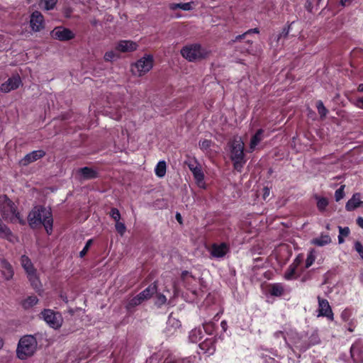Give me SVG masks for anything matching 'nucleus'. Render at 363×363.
Instances as JSON below:
<instances>
[{
	"label": "nucleus",
	"mask_w": 363,
	"mask_h": 363,
	"mask_svg": "<svg viewBox=\"0 0 363 363\" xmlns=\"http://www.w3.org/2000/svg\"><path fill=\"white\" fill-rule=\"evenodd\" d=\"M28 221L32 228L43 225L48 234L52 230V215L51 210L41 206H35L29 213Z\"/></svg>",
	"instance_id": "1"
},
{
	"label": "nucleus",
	"mask_w": 363,
	"mask_h": 363,
	"mask_svg": "<svg viewBox=\"0 0 363 363\" xmlns=\"http://www.w3.org/2000/svg\"><path fill=\"white\" fill-rule=\"evenodd\" d=\"M0 213L5 220L11 223L18 222L21 224L25 223L15 203L6 195H0Z\"/></svg>",
	"instance_id": "2"
},
{
	"label": "nucleus",
	"mask_w": 363,
	"mask_h": 363,
	"mask_svg": "<svg viewBox=\"0 0 363 363\" xmlns=\"http://www.w3.org/2000/svg\"><path fill=\"white\" fill-rule=\"evenodd\" d=\"M37 348L38 342L35 337L33 335H25L18 342L16 355L21 360L27 359L35 353Z\"/></svg>",
	"instance_id": "3"
},
{
	"label": "nucleus",
	"mask_w": 363,
	"mask_h": 363,
	"mask_svg": "<svg viewBox=\"0 0 363 363\" xmlns=\"http://www.w3.org/2000/svg\"><path fill=\"white\" fill-rule=\"evenodd\" d=\"M180 53L189 62L201 61L209 55V51L199 43L186 45L181 49Z\"/></svg>",
	"instance_id": "4"
},
{
	"label": "nucleus",
	"mask_w": 363,
	"mask_h": 363,
	"mask_svg": "<svg viewBox=\"0 0 363 363\" xmlns=\"http://www.w3.org/2000/svg\"><path fill=\"white\" fill-rule=\"evenodd\" d=\"M230 158L233 161L235 169L240 172L245 162L244 160V142L240 137L235 138L231 143Z\"/></svg>",
	"instance_id": "5"
},
{
	"label": "nucleus",
	"mask_w": 363,
	"mask_h": 363,
	"mask_svg": "<svg viewBox=\"0 0 363 363\" xmlns=\"http://www.w3.org/2000/svg\"><path fill=\"white\" fill-rule=\"evenodd\" d=\"M21 263L33 289L40 290L41 284L30 259L27 256L23 255L21 258Z\"/></svg>",
	"instance_id": "6"
},
{
	"label": "nucleus",
	"mask_w": 363,
	"mask_h": 363,
	"mask_svg": "<svg viewBox=\"0 0 363 363\" xmlns=\"http://www.w3.org/2000/svg\"><path fill=\"white\" fill-rule=\"evenodd\" d=\"M153 57L151 55H145L135 63L132 65L131 71L135 76H143L148 72L153 67Z\"/></svg>",
	"instance_id": "7"
},
{
	"label": "nucleus",
	"mask_w": 363,
	"mask_h": 363,
	"mask_svg": "<svg viewBox=\"0 0 363 363\" xmlns=\"http://www.w3.org/2000/svg\"><path fill=\"white\" fill-rule=\"evenodd\" d=\"M41 318L52 328L57 329L62 324V317L60 313L51 309H45L40 313Z\"/></svg>",
	"instance_id": "8"
},
{
	"label": "nucleus",
	"mask_w": 363,
	"mask_h": 363,
	"mask_svg": "<svg viewBox=\"0 0 363 363\" xmlns=\"http://www.w3.org/2000/svg\"><path fill=\"white\" fill-rule=\"evenodd\" d=\"M52 38L60 41H67L74 38L75 34L69 28L63 26L55 27L51 32Z\"/></svg>",
	"instance_id": "9"
},
{
	"label": "nucleus",
	"mask_w": 363,
	"mask_h": 363,
	"mask_svg": "<svg viewBox=\"0 0 363 363\" xmlns=\"http://www.w3.org/2000/svg\"><path fill=\"white\" fill-rule=\"evenodd\" d=\"M318 317H326L330 320H333L334 318L333 313L332 311L331 307L326 299L322 298L320 296H318Z\"/></svg>",
	"instance_id": "10"
},
{
	"label": "nucleus",
	"mask_w": 363,
	"mask_h": 363,
	"mask_svg": "<svg viewBox=\"0 0 363 363\" xmlns=\"http://www.w3.org/2000/svg\"><path fill=\"white\" fill-rule=\"evenodd\" d=\"M21 85L22 81L21 77L18 75H13L1 84L0 86V90L3 93H9L18 89Z\"/></svg>",
	"instance_id": "11"
},
{
	"label": "nucleus",
	"mask_w": 363,
	"mask_h": 363,
	"mask_svg": "<svg viewBox=\"0 0 363 363\" xmlns=\"http://www.w3.org/2000/svg\"><path fill=\"white\" fill-rule=\"evenodd\" d=\"M189 168L194 175L197 186L199 188L205 189L206 184L203 181L204 174L203 172H202L201 166L195 162L189 163Z\"/></svg>",
	"instance_id": "12"
},
{
	"label": "nucleus",
	"mask_w": 363,
	"mask_h": 363,
	"mask_svg": "<svg viewBox=\"0 0 363 363\" xmlns=\"http://www.w3.org/2000/svg\"><path fill=\"white\" fill-rule=\"evenodd\" d=\"M30 26L34 32H40L44 28V17L39 11H35L31 14Z\"/></svg>",
	"instance_id": "13"
},
{
	"label": "nucleus",
	"mask_w": 363,
	"mask_h": 363,
	"mask_svg": "<svg viewBox=\"0 0 363 363\" xmlns=\"http://www.w3.org/2000/svg\"><path fill=\"white\" fill-rule=\"evenodd\" d=\"M289 33V27L284 28L281 32L279 34L274 35L271 38L270 45L271 47L277 50L281 48L283 45V42L280 43L282 39H285L287 38Z\"/></svg>",
	"instance_id": "14"
},
{
	"label": "nucleus",
	"mask_w": 363,
	"mask_h": 363,
	"mask_svg": "<svg viewBox=\"0 0 363 363\" xmlns=\"http://www.w3.org/2000/svg\"><path fill=\"white\" fill-rule=\"evenodd\" d=\"M137 43L132 40H121L118 43L116 50L121 52H130L137 50Z\"/></svg>",
	"instance_id": "15"
},
{
	"label": "nucleus",
	"mask_w": 363,
	"mask_h": 363,
	"mask_svg": "<svg viewBox=\"0 0 363 363\" xmlns=\"http://www.w3.org/2000/svg\"><path fill=\"white\" fill-rule=\"evenodd\" d=\"M45 153L43 150H34L30 153L27 154L21 160V164L24 166L28 165V164L42 158L45 155Z\"/></svg>",
	"instance_id": "16"
},
{
	"label": "nucleus",
	"mask_w": 363,
	"mask_h": 363,
	"mask_svg": "<svg viewBox=\"0 0 363 363\" xmlns=\"http://www.w3.org/2000/svg\"><path fill=\"white\" fill-rule=\"evenodd\" d=\"M363 201L361 200L360 194L356 193L353 194L352 198L347 202L345 208L348 211H352L358 207L362 206Z\"/></svg>",
	"instance_id": "17"
},
{
	"label": "nucleus",
	"mask_w": 363,
	"mask_h": 363,
	"mask_svg": "<svg viewBox=\"0 0 363 363\" xmlns=\"http://www.w3.org/2000/svg\"><path fill=\"white\" fill-rule=\"evenodd\" d=\"M228 251V247L225 243L213 245L211 248V255L216 258L224 257Z\"/></svg>",
	"instance_id": "18"
},
{
	"label": "nucleus",
	"mask_w": 363,
	"mask_h": 363,
	"mask_svg": "<svg viewBox=\"0 0 363 363\" xmlns=\"http://www.w3.org/2000/svg\"><path fill=\"white\" fill-rule=\"evenodd\" d=\"M196 6V4L194 1H189L186 3H171L168 5V8L172 11L178 9L183 11H191Z\"/></svg>",
	"instance_id": "19"
},
{
	"label": "nucleus",
	"mask_w": 363,
	"mask_h": 363,
	"mask_svg": "<svg viewBox=\"0 0 363 363\" xmlns=\"http://www.w3.org/2000/svg\"><path fill=\"white\" fill-rule=\"evenodd\" d=\"M181 326L180 321L175 318L169 316L167 323L166 333L168 335L175 333Z\"/></svg>",
	"instance_id": "20"
},
{
	"label": "nucleus",
	"mask_w": 363,
	"mask_h": 363,
	"mask_svg": "<svg viewBox=\"0 0 363 363\" xmlns=\"http://www.w3.org/2000/svg\"><path fill=\"white\" fill-rule=\"evenodd\" d=\"M0 237L6 239L10 242H14L16 238L11 231V230L3 223L0 218Z\"/></svg>",
	"instance_id": "21"
},
{
	"label": "nucleus",
	"mask_w": 363,
	"mask_h": 363,
	"mask_svg": "<svg viewBox=\"0 0 363 363\" xmlns=\"http://www.w3.org/2000/svg\"><path fill=\"white\" fill-rule=\"evenodd\" d=\"M332 242L331 238L328 234H321L320 236L311 240L312 245L323 247L329 245Z\"/></svg>",
	"instance_id": "22"
},
{
	"label": "nucleus",
	"mask_w": 363,
	"mask_h": 363,
	"mask_svg": "<svg viewBox=\"0 0 363 363\" xmlns=\"http://www.w3.org/2000/svg\"><path fill=\"white\" fill-rule=\"evenodd\" d=\"M157 292V285L154 283L143 290L138 294L139 298L143 302L149 298Z\"/></svg>",
	"instance_id": "23"
},
{
	"label": "nucleus",
	"mask_w": 363,
	"mask_h": 363,
	"mask_svg": "<svg viewBox=\"0 0 363 363\" xmlns=\"http://www.w3.org/2000/svg\"><path fill=\"white\" fill-rule=\"evenodd\" d=\"M2 274L6 279L9 280L13 276V270L11 265L5 259L1 260Z\"/></svg>",
	"instance_id": "24"
},
{
	"label": "nucleus",
	"mask_w": 363,
	"mask_h": 363,
	"mask_svg": "<svg viewBox=\"0 0 363 363\" xmlns=\"http://www.w3.org/2000/svg\"><path fill=\"white\" fill-rule=\"evenodd\" d=\"M351 357L353 363H363V350L357 347H351Z\"/></svg>",
	"instance_id": "25"
},
{
	"label": "nucleus",
	"mask_w": 363,
	"mask_h": 363,
	"mask_svg": "<svg viewBox=\"0 0 363 363\" xmlns=\"http://www.w3.org/2000/svg\"><path fill=\"white\" fill-rule=\"evenodd\" d=\"M78 172L84 179H94L97 177V172L94 169L87 167L79 169Z\"/></svg>",
	"instance_id": "26"
},
{
	"label": "nucleus",
	"mask_w": 363,
	"mask_h": 363,
	"mask_svg": "<svg viewBox=\"0 0 363 363\" xmlns=\"http://www.w3.org/2000/svg\"><path fill=\"white\" fill-rule=\"evenodd\" d=\"M263 130L262 129H259L257 130V132L253 135L250 140V151L252 152L256 146L260 143V141L262 140Z\"/></svg>",
	"instance_id": "27"
},
{
	"label": "nucleus",
	"mask_w": 363,
	"mask_h": 363,
	"mask_svg": "<svg viewBox=\"0 0 363 363\" xmlns=\"http://www.w3.org/2000/svg\"><path fill=\"white\" fill-rule=\"evenodd\" d=\"M38 303V298L35 296H30L26 298L22 303L25 309H29Z\"/></svg>",
	"instance_id": "28"
},
{
	"label": "nucleus",
	"mask_w": 363,
	"mask_h": 363,
	"mask_svg": "<svg viewBox=\"0 0 363 363\" xmlns=\"http://www.w3.org/2000/svg\"><path fill=\"white\" fill-rule=\"evenodd\" d=\"M297 267V264L293 263L291 264L286 272L284 273V278L286 280H291L295 278L296 269Z\"/></svg>",
	"instance_id": "29"
},
{
	"label": "nucleus",
	"mask_w": 363,
	"mask_h": 363,
	"mask_svg": "<svg viewBox=\"0 0 363 363\" xmlns=\"http://www.w3.org/2000/svg\"><path fill=\"white\" fill-rule=\"evenodd\" d=\"M57 0H40V6L45 10H52L55 6Z\"/></svg>",
	"instance_id": "30"
},
{
	"label": "nucleus",
	"mask_w": 363,
	"mask_h": 363,
	"mask_svg": "<svg viewBox=\"0 0 363 363\" xmlns=\"http://www.w3.org/2000/svg\"><path fill=\"white\" fill-rule=\"evenodd\" d=\"M155 174L159 177H162L166 173V163L164 161H160L155 167Z\"/></svg>",
	"instance_id": "31"
},
{
	"label": "nucleus",
	"mask_w": 363,
	"mask_h": 363,
	"mask_svg": "<svg viewBox=\"0 0 363 363\" xmlns=\"http://www.w3.org/2000/svg\"><path fill=\"white\" fill-rule=\"evenodd\" d=\"M284 289L279 284H274L270 288V294L272 296H279L282 295Z\"/></svg>",
	"instance_id": "32"
},
{
	"label": "nucleus",
	"mask_w": 363,
	"mask_h": 363,
	"mask_svg": "<svg viewBox=\"0 0 363 363\" xmlns=\"http://www.w3.org/2000/svg\"><path fill=\"white\" fill-rule=\"evenodd\" d=\"M339 228V235H338V242L340 244H342L344 242V238L343 237H347L350 233V229L347 227L342 228L340 226L338 227Z\"/></svg>",
	"instance_id": "33"
},
{
	"label": "nucleus",
	"mask_w": 363,
	"mask_h": 363,
	"mask_svg": "<svg viewBox=\"0 0 363 363\" xmlns=\"http://www.w3.org/2000/svg\"><path fill=\"white\" fill-rule=\"evenodd\" d=\"M317 207L320 211H324L328 205V201L326 198L316 196Z\"/></svg>",
	"instance_id": "34"
},
{
	"label": "nucleus",
	"mask_w": 363,
	"mask_h": 363,
	"mask_svg": "<svg viewBox=\"0 0 363 363\" xmlns=\"http://www.w3.org/2000/svg\"><path fill=\"white\" fill-rule=\"evenodd\" d=\"M142 303H143V301H141L140 298H139L138 295H137L136 296L133 297L130 299H129V301L126 305V308L128 309H130L131 308L138 306Z\"/></svg>",
	"instance_id": "35"
},
{
	"label": "nucleus",
	"mask_w": 363,
	"mask_h": 363,
	"mask_svg": "<svg viewBox=\"0 0 363 363\" xmlns=\"http://www.w3.org/2000/svg\"><path fill=\"white\" fill-rule=\"evenodd\" d=\"M316 107L320 116L323 118L325 117L328 113V110L323 105V103L321 101H318L316 104Z\"/></svg>",
	"instance_id": "36"
},
{
	"label": "nucleus",
	"mask_w": 363,
	"mask_h": 363,
	"mask_svg": "<svg viewBox=\"0 0 363 363\" xmlns=\"http://www.w3.org/2000/svg\"><path fill=\"white\" fill-rule=\"evenodd\" d=\"M118 57V55L114 51H108L104 55V60L107 62L113 61Z\"/></svg>",
	"instance_id": "37"
},
{
	"label": "nucleus",
	"mask_w": 363,
	"mask_h": 363,
	"mask_svg": "<svg viewBox=\"0 0 363 363\" xmlns=\"http://www.w3.org/2000/svg\"><path fill=\"white\" fill-rule=\"evenodd\" d=\"M344 189H345V185H342L338 189H337L335 191V197L336 201H339L344 197V196H345Z\"/></svg>",
	"instance_id": "38"
},
{
	"label": "nucleus",
	"mask_w": 363,
	"mask_h": 363,
	"mask_svg": "<svg viewBox=\"0 0 363 363\" xmlns=\"http://www.w3.org/2000/svg\"><path fill=\"white\" fill-rule=\"evenodd\" d=\"M164 363H189V362L186 359H177L175 357H169Z\"/></svg>",
	"instance_id": "39"
},
{
	"label": "nucleus",
	"mask_w": 363,
	"mask_h": 363,
	"mask_svg": "<svg viewBox=\"0 0 363 363\" xmlns=\"http://www.w3.org/2000/svg\"><path fill=\"white\" fill-rule=\"evenodd\" d=\"M115 227H116L117 232L121 235H123V234L125 233V232L126 230L125 224L122 222L118 221V222H116Z\"/></svg>",
	"instance_id": "40"
},
{
	"label": "nucleus",
	"mask_w": 363,
	"mask_h": 363,
	"mask_svg": "<svg viewBox=\"0 0 363 363\" xmlns=\"http://www.w3.org/2000/svg\"><path fill=\"white\" fill-rule=\"evenodd\" d=\"M199 145L202 150H207L210 148L211 145V141L204 139L199 142Z\"/></svg>",
	"instance_id": "41"
},
{
	"label": "nucleus",
	"mask_w": 363,
	"mask_h": 363,
	"mask_svg": "<svg viewBox=\"0 0 363 363\" xmlns=\"http://www.w3.org/2000/svg\"><path fill=\"white\" fill-rule=\"evenodd\" d=\"M110 216L116 221H120L121 213L117 208H112L110 212Z\"/></svg>",
	"instance_id": "42"
},
{
	"label": "nucleus",
	"mask_w": 363,
	"mask_h": 363,
	"mask_svg": "<svg viewBox=\"0 0 363 363\" xmlns=\"http://www.w3.org/2000/svg\"><path fill=\"white\" fill-rule=\"evenodd\" d=\"M315 259V256L314 255L313 252H311L308 255L306 260V267L308 268L309 267H311L313 264V263L314 262Z\"/></svg>",
	"instance_id": "43"
},
{
	"label": "nucleus",
	"mask_w": 363,
	"mask_h": 363,
	"mask_svg": "<svg viewBox=\"0 0 363 363\" xmlns=\"http://www.w3.org/2000/svg\"><path fill=\"white\" fill-rule=\"evenodd\" d=\"M167 301V298L164 295L159 294L157 295L155 303L157 306H162Z\"/></svg>",
	"instance_id": "44"
},
{
	"label": "nucleus",
	"mask_w": 363,
	"mask_h": 363,
	"mask_svg": "<svg viewBox=\"0 0 363 363\" xmlns=\"http://www.w3.org/2000/svg\"><path fill=\"white\" fill-rule=\"evenodd\" d=\"M92 242H93V240L91 239L87 240V242H86L85 246L84 247L83 250L79 252V256L81 257H83L86 254V252H88L90 246L92 244Z\"/></svg>",
	"instance_id": "45"
},
{
	"label": "nucleus",
	"mask_w": 363,
	"mask_h": 363,
	"mask_svg": "<svg viewBox=\"0 0 363 363\" xmlns=\"http://www.w3.org/2000/svg\"><path fill=\"white\" fill-rule=\"evenodd\" d=\"M354 248L360 257L363 259V245L357 241L354 243Z\"/></svg>",
	"instance_id": "46"
},
{
	"label": "nucleus",
	"mask_w": 363,
	"mask_h": 363,
	"mask_svg": "<svg viewBox=\"0 0 363 363\" xmlns=\"http://www.w3.org/2000/svg\"><path fill=\"white\" fill-rule=\"evenodd\" d=\"M353 104L358 108L363 109V97L357 99Z\"/></svg>",
	"instance_id": "47"
},
{
	"label": "nucleus",
	"mask_w": 363,
	"mask_h": 363,
	"mask_svg": "<svg viewBox=\"0 0 363 363\" xmlns=\"http://www.w3.org/2000/svg\"><path fill=\"white\" fill-rule=\"evenodd\" d=\"M265 363H280L279 361L275 360L274 358L268 357L267 355L262 357Z\"/></svg>",
	"instance_id": "48"
},
{
	"label": "nucleus",
	"mask_w": 363,
	"mask_h": 363,
	"mask_svg": "<svg viewBox=\"0 0 363 363\" xmlns=\"http://www.w3.org/2000/svg\"><path fill=\"white\" fill-rule=\"evenodd\" d=\"M258 32H259V30L257 28L250 29L248 31H247L245 33H244L243 35L237 36L235 40H237L238 39H241L242 37H244L247 33H258Z\"/></svg>",
	"instance_id": "49"
},
{
	"label": "nucleus",
	"mask_w": 363,
	"mask_h": 363,
	"mask_svg": "<svg viewBox=\"0 0 363 363\" xmlns=\"http://www.w3.org/2000/svg\"><path fill=\"white\" fill-rule=\"evenodd\" d=\"M264 194H263V198L264 199H266L267 197H268L269 196V194H270V191L268 188L265 187L264 188Z\"/></svg>",
	"instance_id": "50"
},
{
	"label": "nucleus",
	"mask_w": 363,
	"mask_h": 363,
	"mask_svg": "<svg viewBox=\"0 0 363 363\" xmlns=\"http://www.w3.org/2000/svg\"><path fill=\"white\" fill-rule=\"evenodd\" d=\"M357 223L358 225L363 229V218L362 217H358L357 218Z\"/></svg>",
	"instance_id": "51"
},
{
	"label": "nucleus",
	"mask_w": 363,
	"mask_h": 363,
	"mask_svg": "<svg viewBox=\"0 0 363 363\" xmlns=\"http://www.w3.org/2000/svg\"><path fill=\"white\" fill-rule=\"evenodd\" d=\"M220 326H221V328H222V329H223V330L224 332H225L227 330L228 324H227V322L225 320L221 321Z\"/></svg>",
	"instance_id": "52"
},
{
	"label": "nucleus",
	"mask_w": 363,
	"mask_h": 363,
	"mask_svg": "<svg viewBox=\"0 0 363 363\" xmlns=\"http://www.w3.org/2000/svg\"><path fill=\"white\" fill-rule=\"evenodd\" d=\"M352 1L353 0H340V4L342 6H345L346 5L351 4Z\"/></svg>",
	"instance_id": "53"
},
{
	"label": "nucleus",
	"mask_w": 363,
	"mask_h": 363,
	"mask_svg": "<svg viewBox=\"0 0 363 363\" xmlns=\"http://www.w3.org/2000/svg\"><path fill=\"white\" fill-rule=\"evenodd\" d=\"M70 13H71V11L69 9H66V11H65V16L66 18H69L70 17Z\"/></svg>",
	"instance_id": "54"
},
{
	"label": "nucleus",
	"mask_w": 363,
	"mask_h": 363,
	"mask_svg": "<svg viewBox=\"0 0 363 363\" xmlns=\"http://www.w3.org/2000/svg\"><path fill=\"white\" fill-rule=\"evenodd\" d=\"M274 336H275L276 337H279L280 336H284V334H283V333H282V332H281V331H277V332H276V333H274Z\"/></svg>",
	"instance_id": "55"
},
{
	"label": "nucleus",
	"mask_w": 363,
	"mask_h": 363,
	"mask_svg": "<svg viewBox=\"0 0 363 363\" xmlns=\"http://www.w3.org/2000/svg\"><path fill=\"white\" fill-rule=\"evenodd\" d=\"M357 90L359 92H363V84H360L358 87H357Z\"/></svg>",
	"instance_id": "56"
},
{
	"label": "nucleus",
	"mask_w": 363,
	"mask_h": 363,
	"mask_svg": "<svg viewBox=\"0 0 363 363\" xmlns=\"http://www.w3.org/2000/svg\"><path fill=\"white\" fill-rule=\"evenodd\" d=\"M176 218H177V220L179 222H180V223H181L182 216H181V215H180L179 213H177V215H176Z\"/></svg>",
	"instance_id": "57"
},
{
	"label": "nucleus",
	"mask_w": 363,
	"mask_h": 363,
	"mask_svg": "<svg viewBox=\"0 0 363 363\" xmlns=\"http://www.w3.org/2000/svg\"><path fill=\"white\" fill-rule=\"evenodd\" d=\"M197 333V331H196V330H193V331H191V335H190V337H192V335H194V334H195V333Z\"/></svg>",
	"instance_id": "58"
},
{
	"label": "nucleus",
	"mask_w": 363,
	"mask_h": 363,
	"mask_svg": "<svg viewBox=\"0 0 363 363\" xmlns=\"http://www.w3.org/2000/svg\"><path fill=\"white\" fill-rule=\"evenodd\" d=\"M3 347V340L0 337V349Z\"/></svg>",
	"instance_id": "59"
},
{
	"label": "nucleus",
	"mask_w": 363,
	"mask_h": 363,
	"mask_svg": "<svg viewBox=\"0 0 363 363\" xmlns=\"http://www.w3.org/2000/svg\"><path fill=\"white\" fill-rule=\"evenodd\" d=\"M326 229H327V230H330V225H329V224H327V225H326Z\"/></svg>",
	"instance_id": "60"
},
{
	"label": "nucleus",
	"mask_w": 363,
	"mask_h": 363,
	"mask_svg": "<svg viewBox=\"0 0 363 363\" xmlns=\"http://www.w3.org/2000/svg\"><path fill=\"white\" fill-rule=\"evenodd\" d=\"M273 354L276 357H278L277 354V353H273Z\"/></svg>",
	"instance_id": "61"
},
{
	"label": "nucleus",
	"mask_w": 363,
	"mask_h": 363,
	"mask_svg": "<svg viewBox=\"0 0 363 363\" xmlns=\"http://www.w3.org/2000/svg\"><path fill=\"white\" fill-rule=\"evenodd\" d=\"M318 3H320L321 1V0H317Z\"/></svg>",
	"instance_id": "62"
}]
</instances>
